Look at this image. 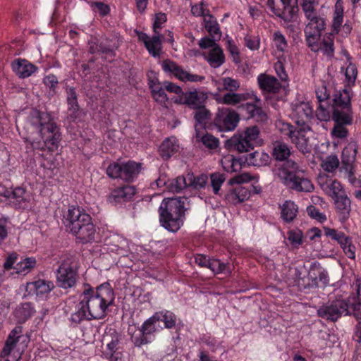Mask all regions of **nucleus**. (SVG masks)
<instances>
[{"label":"nucleus","instance_id":"f257e3e1","mask_svg":"<svg viewBox=\"0 0 361 361\" xmlns=\"http://www.w3.org/2000/svg\"><path fill=\"white\" fill-rule=\"evenodd\" d=\"M331 111H328L322 106L317 111V118L321 121L332 120L334 126L331 131L333 138L344 139L349 135L347 128L353 122V111L350 98L348 93L343 92L336 96Z\"/></svg>","mask_w":361,"mask_h":361},{"label":"nucleus","instance_id":"f03ea898","mask_svg":"<svg viewBox=\"0 0 361 361\" xmlns=\"http://www.w3.org/2000/svg\"><path fill=\"white\" fill-rule=\"evenodd\" d=\"M355 293L347 299H337L319 307L318 317L327 321L336 322L343 314H353L357 319H361V280L353 283Z\"/></svg>","mask_w":361,"mask_h":361},{"label":"nucleus","instance_id":"7ed1b4c3","mask_svg":"<svg viewBox=\"0 0 361 361\" xmlns=\"http://www.w3.org/2000/svg\"><path fill=\"white\" fill-rule=\"evenodd\" d=\"M80 298L94 319L104 318L108 307L113 305L115 299L114 290L109 283H104L96 288L85 284Z\"/></svg>","mask_w":361,"mask_h":361},{"label":"nucleus","instance_id":"20e7f679","mask_svg":"<svg viewBox=\"0 0 361 361\" xmlns=\"http://www.w3.org/2000/svg\"><path fill=\"white\" fill-rule=\"evenodd\" d=\"M185 197L165 198L159 208L161 225L169 231L177 232L185 219Z\"/></svg>","mask_w":361,"mask_h":361},{"label":"nucleus","instance_id":"39448f33","mask_svg":"<svg viewBox=\"0 0 361 361\" xmlns=\"http://www.w3.org/2000/svg\"><path fill=\"white\" fill-rule=\"evenodd\" d=\"M279 178L288 188L298 192H312L314 185L298 163L288 159L279 169Z\"/></svg>","mask_w":361,"mask_h":361},{"label":"nucleus","instance_id":"423d86ee","mask_svg":"<svg viewBox=\"0 0 361 361\" xmlns=\"http://www.w3.org/2000/svg\"><path fill=\"white\" fill-rule=\"evenodd\" d=\"M37 119L39 124V133L42 142H31L34 149H44L54 152L56 150L61 140V133L59 126L51 116L45 112H39Z\"/></svg>","mask_w":361,"mask_h":361},{"label":"nucleus","instance_id":"0eeeda50","mask_svg":"<svg viewBox=\"0 0 361 361\" xmlns=\"http://www.w3.org/2000/svg\"><path fill=\"white\" fill-rule=\"evenodd\" d=\"M166 15L164 13L160 12L155 14L152 26L154 35L152 37L145 32L136 31L138 39L144 43L149 54L154 57L160 56L162 39L164 38L160 33V30L162 28V24L166 22Z\"/></svg>","mask_w":361,"mask_h":361},{"label":"nucleus","instance_id":"6e6552de","mask_svg":"<svg viewBox=\"0 0 361 361\" xmlns=\"http://www.w3.org/2000/svg\"><path fill=\"white\" fill-rule=\"evenodd\" d=\"M78 279L77 263L72 257H67L56 271V285L63 289H68L76 285Z\"/></svg>","mask_w":361,"mask_h":361},{"label":"nucleus","instance_id":"1a4fd4ad","mask_svg":"<svg viewBox=\"0 0 361 361\" xmlns=\"http://www.w3.org/2000/svg\"><path fill=\"white\" fill-rule=\"evenodd\" d=\"M162 329L159 324V317L153 314L138 328L137 334L131 336V341L135 347L140 348L154 341L156 333Z\"/></svg>","mask_w":361,"mask_h":361},{"label":"nucleus","instance_id":"9d476101","mask_svg":"<svg viewBox=\"0 0 361 361\" xmlns=\"http://www.w3.org/2000/svg\"><path fill=\"white\" fill-rule=\"evenodd\" d=\"M122 335L114 328L106 329L103 335L102 342L106 345L104 356L109 361H123L121 343Z\"/></svg>","mask_w":361,"mask_h":361},{"label":"nucleus","instance_id":"9b49d317","mask_svg":"<svg viewBox=\"0 0 361 361\" xmlns=\"http://www.w3.org/2000/svg\"><path fill=\"white\" fill-rule=\"evenodd\" d=\"M141 170V164L134 161L125 163L111 164L106 169L107 175L112 178H121L127 182H132Z\"/></svg>","mask_w":361,"mask_h":361},{"label":"nucleus","instance_id":"f8f14e48","mask_svg":"<svg viewBox=\"0 0 361 361\" xmlns=\"http://www.w3.org/2000/svg\"><path fill=\"white\" fill-rule=\"evenodd\" d=\"M239 122V115L228 108L219 109L213 121L209 126V130H233Z\"/></svg>","mask_w":361,"mask_h":361},{"label":"nucleus","instance_id":"ddd939ff","mask_svg":"<svg viewBox=\"0 0 361 361\" xmlns=\"http://www.w3.org/2000/svg\"><path fill=\"white\" fill-rule=\"evenodd\" d=\"M315 30V37L312 39L305 35V39L308 47L312 51L317 52L321 51L329 58H332L334 55V36L333 32L327 33L324 36L322 41L319 43L322 32L325 27H317Z\"/></svg>","mask_w":361,"mask_h":361},{"label":"nucleus","instance_id":"4468645a","mask_svg":"<svg viewBox=\"0 0 361 361\" xmlns=\"http://www.w3.org/2000/svg\"><path fill=\"white\" fill-rule=\"evenodd\" d=\"M64 224L70 233L74 234L92 220V216L80 207L71 206L64 216Z\"/></svg>","mask_w":361,"mask_h":361},{"label":"nucleus","instance_id":"2eb2a0df","mask_svg":"<svg viewBox=\"0 0 361 361\" xmlns=\"http://www.w3.org/2000/svg\"><path fill=\"white\" fill-rule=\"evenodd\" d=\"M267 5L274 15L285 22H290L298 8L297 0H267Z\"/></svg>","mask_w":361,"mask_h":361},{"label":"nucleus","instance_id":"dca6fc26","mask_svg":"<svg viewBox=\"0 0 361 361\" xmlns=\"http://www.w3.org/2000/svg\"><path fill=\"white\" fill-rule=\"evenodd\" d=\"M276 126L281 134L290 138L300 151L303 153L308 152V140L305 137L303 130L296 129L293 126L282 121H279Z\"/></svg>","mask_w":361,"mask_h":361},{"label":"nucleus","instance_id":"f3484780","mask_svg":"<svg viewBox=\"0 0 361 361\" xmlns=\"http://www.w3.org/2000/svg\"><path fill=\"white\" fill-rule=\"evenodd\" d=\"M23 338V327L21 326H16L9 334L5 345L3 348L1 356L5 361H18L20 358V354L14 350L16 343Z\"/></svg>","mask_w":361,"mask_h":361},{"label":"nucleus","instance_id":"a211bd4d","mask_svg":"<svg viewBox=\"0 0 361 361\" xmlns=\"http://www.w3.org/2000/svg\"><path fill=\"white\" fill-rule=\"evenodd\" d=\"M314 5L312 3L305 2L302 4V8L305 16L309 20L305 28V34H307L309 37L314 39L315 37L314 32L317 27H326V20L324 18L317 15L314 9Z\"/></svg>","mask_w":361,"mask_h":361},{"label":"nucleus","instance_id":"6ab92c4d","mask_svg":"<svg viewBox=\"0 0 361 361\" xmlns=\"http://www.w3.org/2000/svg\"><path fill=\"white\" fill-rule=\"evenodd\" d=\"M164 72L173 74L176 78L183 82H200L204 79V76L190 73L185 71L176 62L166 59L161 63Z\"/></svg>","mask_w":361,"mask_h":361},{"label":"nucleus","instance_id":"aec40b11","mask_svg":"<svg viewBox=\"0 0 361 361\" xmlns=\"http://www.w3.org/2000/svg\"><path fill=\"white\" fill-rule=\"evenodd\" d=\"M292 118L303 130L308 128L307 123L312 117V108L308 102H295L291 104Z\"/></svg>","mask_w":361,"mask_h":361},{"label":"nucleus","instance_id":"412c9836","mask_svg":"<svg viewBox=\"0 0 361 361\" xmlns=\"http://www.w3.org/2000/svg\"><path fill=\"white\" fill-rule=\"evenodd\" d=\"M343 92L348 93L351 99L352 92L350 87H345L341 90L336 91L331 97L330 90L327 89V87L325 85L323 84L321 86H319L315 91L316 97L319 103V106L317 107L316 112L320 109L321 106L328 111H331V107L334 102V99L336 98V96H338L339 94H343Z\"/></svg>","mask_w":361,"mask_h":361},{"label":"nucleus","instance_id":"4be33fe9","mask_svg":"<svg viewBox=\"0 0 361 361\" xmlns=\"http://www.w3.org/2000/svg\"><path fill=\"white\" fill-rule=\"evenodd\" d=\"M135 192L136 189L132 185H125L117 187L111 190L107 196V201L114 205L126 202L131 200Z\"/></svg>","mask_w":361,"mask_h":361},{"label":"nucleus","instance_id":"5701e85b","mask_svg":"<svg viewBox=\"0 0 361 361\" xmlns=\"http://www.w3.org/2000/svg\"><path fill=\"white\" fill-rule=\"evenodd\" d=\"M252 190H255L256 193L259 192V190H257L256 188L252 185L249 187L241 185H236L226 195V200L234 205L243 202L250 198Z\"/></svg>","mask_w":361,"mask_h":361},{"label":"nucleus","instance_id":"b1692460","mask_svg":"<svg viewBox=\"0 0 361 361\" xmlns=\"http://www.w3.org/2000/svg\"><path fill=\"white\" fill-rule=\"evenodd\" d=\"M194 119L195 121V128L196 132V138L200 137V131L209 130L210 126L212 113L206 108L205 105L197 109L194 111Z\"/></svg>","mask_w":361,"mask_h":361},{"label":"nucleus","instance_id":"393cba45","mask_svg":"<svg viewBox=\"0 0 361 361\" xmlns=\"http://www.w3.org/2000/svg\"><path fill=\"white\" fill-rule=\"evenodd\" d=\"M54 287L55 286L52 281L39 279L27 283L26 285V292L29 295L35 294L37 297L44 298H47Z\"/></svg>","mask_w":361,"mask_h":361},{"label":"nucleus","instance_id":"a878e982","mask_svg":"<svg viewBox=\"0 0 361 361\" xmlns=\"http://www.w3.org/2000/svg\"><path fill=\"white\" fill-rule=\"evenodd\" d=\"M257 83L264 93L276 94L282 87L276 78L266 73H261L257 76Z\"/></svg>","mask_w":361,"mask_h":361},{"label":"nucleus","instance_id":"bb28decb","mask_svg":"<svg viewBox=\"0 0 361 361\" xmlns=\"http://www.w3.org/2000/svg\"><path fill=\"white\" fill-rule=\"evenodd\" d=\"M11 68L13 71L20 78H26L30 77L32 73H35L38 68L23 59H17L11 63Z\"/></svg>","mask_w":361,"mask_h":361},{"label":"nucleus","instance_id":"cd10ccee","mask_svg":"<svg viewBox=\"0 0 361 361\" xmlns=\"http://www.w3.org/2000/svg\"><path fill=\"white\" fill-rule=\"evenodd\" d=\"M185 105L195 110L205 105L208 96L206 92L195 89L185 92Z\"/></svg>","mask_w":361,"mask_h":361},{"label":"nucleus","instance_id":"c85d7f7f","mask_svg":"<svg viewBox=\"0 0 361 361\" xmlns=\"http://www.w3.org/2000/svg\"><path fill=\"white\" fill-rule=\"evenodd\" d=\"M319 184L323 191L333 199L345 192L341 184L336 180L329 178H320Z\"/></svg>","mask_w":361,"mask_h":361},{"label":"nucleus","instance_id":"c756f323","mask_svg":"<svg viewBox=\"0 0 361 361\" xmlns=\"http://www.w3.org/2000/svg\"><path fill=\"white\" fill-rule=\"evenodd\" d=\"M334 200L340 220L342 221H346L349 218L351 211L350 200L345 192H342V194Z\"/></svg>","mask_w":361,"mask_h":361},{"label":"nucleus","instance_id":"7c9ffc66","mask_svg":"<svg viewBox=\"0 0 361 361\" xmlns=\"http://www.w3.org/2000/svg\"><path fill=\"white\" fill-rule=\"evenodd\" d=\"M254 94L250 92H227L218 99V102L226 105L236 106L252 98Z\"/></svg>","mask_w":361,"mask_h":361},{"label":"nucleus","instance_id":"2f4dec72","mask_svg":"<svg viewBox=\"0 0 361 361\" xmlns=\"http://www.w3.org/2000/svg\"><path fill=\"white\" fill-rule=\"evenodd\" d=\"M179 149L178 140L175 137L166 138L159 148V155L163 159L167 160L176 154Z\"/></svg>","mask_w":361,"mask_h":361},{"label":"nucleus","instance_id":"473e14b6","mask_svg":"<svg viewBox=\"0 0 361 361\" xmlns=\"http://www.w3.org/2000/svg\"><path fill=\"white\" fill-rule=\"evenodd\" d=\"M78 241L82 244L91 243L95 240L96 228L92 220L73 234Z\"/></svg>","mask_w":361,"mask_h":361},{"label":"nucleus","instance_id":"72a5a7b5","mask_svg":"<svg viewBox=\"0 0 361 361\" xmlns=\"http://www.w3.org/2000/svg\"><path fill=\"white\" fill-rule=\"evenodd\" d=\"M228 144L239 153L247 152L254 148L241 133L234 135L228 140Z\"/></svg>","mask_w":361,"mask_h":361},{"label":"nucleus","instance_id":"f704fd0d","mask_svg":"<svg viewBox=\"0 0 361 361\" xmlns=\"http://www.w3.org/2000/svg\"><path fill=\"white\" fill-rule=\"evenodd\" d=\"M358 145L355 142H349L344 147L341 154V162L343 166L350 167L355 161Z\"/></svg>","mask_w":361,"mask_h":361},{"label":"nucleus","instance_id":"c9c22d12","mask_svg":"<svg viewBox=\"0 0 361 361\" xmlns=\"http://www.w3.org/2000/svg\"><path fill=\"white\" fill-rule=\"evenodd\" d=\"M270 157L268 154L262 151H255L247 155L245 161L248 165L263 166L269 164Z\"/></svg>","mask_w":361,"mask_h":361},{"label":"nucleus","instance_id":"e433bc0d","mask_svg":"<svg viewBox=\"0 0 361 361\" xmlns=\"http://www.w3.org/2000/svg\"><path fill=\"white\" fill-rule=\"evenodd\" d=\"M241 107L247 112L248 118H253L257 122H263L267 118L262 108L255 104L247 102Z\"/></svg>","mask_w":361,"mask_h":361},{"label":"nucleus","instance_id":"4c0bfd02","mask_svg":"<svg viewBox=\"0 0 361 361\" xmlns=\"http://www.w3.org/2000/svg\"><path fill=\"white\" fill-rule=\"evenodd\" d=\"M25 190L20 187L16 188L12 192L3 193L5 197L14 199V203L18 208H25L27 206L28 198L25 196Z\"/></svg>","mask_w":361,"mask_h":361},{"label":"nucleus","instance_id":"58836bf2","mask_svg":"<svg viewBox=\"0 0 361 361\" xmlns=\"http://www.w3.org/2000/svg\"><path fill=\"white\" fill-rule=\"evenodd\" d=\"M206 59L213 68L221 66L225 61V56L222 49L219 46L214 47L209 50Z\"/></svg>","mask_w":361,"mask_h":361},{"label":"nucleus","instance_id":"ea45409f","mask_svg":"<svg viewBox=\"0 0 361 361\" xmlns=\"http://www.w3.org/2000/svg\"><path fill=\"white\" fill-rule=\"evenodd\" d=\"M94 319L91 317L89 311L87 309L85 304H82V299L81 298L80 302L76 306V310L71 316V321L78 324L84 320H92Z\"/></svg>","mask_w":361,"mask_h":361},{"label":"nucleus","instance_id":"a19ab883","mask_svg":"<svg viewBox=\"0 0 361 361\" xmlns=\"http://www.w3.org/2000/svg\"><path fill=\"white\" fill-rule=\"evenodd\" d=\"M281 218L286 222H291L296 217L298 207L295 203L291 200H286L281 207Z\"/></svg>","mask_w":361,"mask_h":361},{"label":"nucleus","instance_id":"79ce46f5","mask_svg":"<svg viewBox=\"0 0 361 361\" xmlns=\"http://www.w3.org/2000/svg\"><path fill=\"white\" fill-rule=\"evenodd\" d=\"M240 133L253 147L263 144V140L259 137V129L257 126L247 127Z\"/></svg>","mask_w":361,"mask_h":361},{"label":"nucleus","instance_id":"37998d69","mask_svg":"<svg viewBox=\"0 0 361 361\" xmlns=\"http://www.w3.org/2000/svg\"><path fill=\"white\" fill-rule=\"evenodd\" d=\"M302 273L298 268H294L289 271V276H292V279L288 278L287 282L289 286H297L300 289H308L307 284L305 283L304 278L301 276Z\"/></svg>","mask_w":361,"mask_h":361},{"label":"nucleus","instance_id":"c03bdc74","mask_svg":"<svg viewBox=\"0 0 361 361\" xmlns=\"http://www.w3.org/2000/svg\"><path fill=\"white\" fill-rule=\"evenodd\" d=\"M37 264V260L35 257H25L18 262L14 267L17 274H27L30 272Z\"/></svg>","mask_w":361,"mask_h":361},{"label":"nucleus","instance_id":"a18cd8bd","mask_svg":"<svg viewBox=\"0 0 361 361\" xmlns=\"http://www.w3.org/2000/svg\"><path fill=\"white\" fill-rule=\"evenodd\" d=\"M207 268L210 269L214 274L221 273L231 274L232 272L231 267L228 264L222 262L218 259H210Z\"/></svg>","mask_w":361,"mask_h":361},{"label":"nucleus","instance_id":"49530a36","mask_svg":"<svg viewBox=\"0 0 361 361\" xmlns=\"http://www.w3.org/2000/svg\"><path fill=\"white\" fill-rule=\"evenodd\" d=\"M154 315L159 317V322L160 321L164 322V327L166 329H172L176 324V316L172 312L163 310L155 312Z\"/></svg>","mask_w":361,"mask_h":361},{"label":"nucleus","instance_id":"de8ad7c7","mask_svg":"<svg viewBox=\"0 0 361 361\" xmlns=\"http://www.w3.org/2000/svg\"><path fill=\"white\" fill-rule=\"evenodd\" d=\"M204 23L205 29L212 36L221 34L219 25L209 10L207 11V15L204 18Z\"/></svg>","mask_w":361,"mask_h":361},{"label":"nucleus","instance_id":"09e8293b","mask_svg":"<svg viewBox=\"0 0 361 361\" xmlns=\"http://www.w3.org/2000/svg\"><path fill=\"white\" fill-rule=\"evenodd\" d=\"M33 313L34 310L30 302L21 304L15 311L16 317L20 322H25Z\"/></svg>","mask_w":361,"mask_h":361},{"label":"nucleus","instance_id":"8fccbe9b","mask_svg":"<svg viewBox=\"0 0 361 361\" xmlns=\"http://www.w3.org/2000/svg\"><path fill=\"white\" fill-rule=\"evenodd\" d=\"M290 152L288 146L283 142H277L274 145L273 157L279 161H285L290 156Z\"/></svg>","mask_w":361,"mask_h":361},{"label":"nucleus","instance_id":"3c124183","mask_svg":"<svg viewBox=\"0 0 361 361\" xmlns=\"http://www.w3.org/2000/svg\"><path fill=\"white\" fill-rule=\"evenodd\" d=\"M186 187H188V176H178L172 180L168 185L167 188L170 192L178 193Z\"/></svg>","mask_w":361,"mask_h":361},{"label":"nucleus","instance_id":"603ef678","mask_svg":"<svg viewBox=\"0 0 361 361\" xmlns=\"http://www.w3.org/2000/svg\"><path fill=\"white\" fill-rule=\"evenodd\" d=\"M197 140L201 141L203 145L209 149H216L219 146V139L207 133L203 134L200 131V137L197 138Z\"/></svg>","mask_w":361,"mask_h":361},{"label":"nucleus","instance_id":"864d4df0","mask_svg":"<svg viewBox=\"0 0 361 361\" xmlns=\"http://www.w3.org/2000/svg\"><path fill=\"white\" fill-rule=\"evenodd\" d=\"M188 186L195 189L204 188L208 182V177L206 174H201L194 176L193 174H188Z\"/></svg>","mask_w":361,"mask_h":361},{"label":"nucleus","instance_id":"5fc2aeb1","mask_svg":"<svg viewBox=\"0 0 361 361\" xmlns=\"http://www.w3.org/2000/svg\"><path fill=\"white\" fill-rule=\"evenodd\" d=\"M322 266L319 262H314L311 264L310 267L308 270V279L310 281V283H307L308 289L314 288H318L319 283H318V274L319 271L317 270V268L315 267L316 266Z\"/></svg>","mask_w":361,"mask_h":361},{"label":"nucleus","instance_id":"6e6d98bb","mask_svg":"<svg viewBox=\"0 0 361 361\" xmlns=\"http://www.w3.org/2000/svg\"><path fill=\"white\" fill-rule=\"evenodd\" d=\"M340 1H337L336 4V8L334 11V16L332 24L333 32L338 33L343 18V10L341 7L338 6Z\"/></svg>","mask_w":361,"mask_h":361},{"label":"nucleus","instance_id":"4d7b16f0","mask_svg":"<svg viewBox=\"0 0 361 361\" xmlns=\"http://www.w3.org/2000/svg\"><path fill=\"white\" fill-rule=\"evenodd\" d=\"M165 88L161 85V86H154L152 92L153 99L161 105H165L169 98L165 92Z\"/></svg>","mask_w":361,"mask_h":361},{"label":"nucleus","instance_id":"13d9d810","mask_svg":"<svg viewBox=\"0 0 361 361\" xmlns=\"http://www.w3.org/2000/svg\"><path fill=\"white\" fill-rule=\"evenodd\" d=\"M339 164L336 155H330L322 161V167L325 171L334 172L339 166Z\"/></svg>","mask_w":361,"mask_h":361},{"label":"nucleus","instance_id":"bf43d9fd","mask_svg":"<svg viewBox=\"0 0 361 361\" xmlns=\"http://www.w3.org/2000/svg\"><path fill=\"white\" fill-rule=\"evenodd\" d=\"M340 246L343 249L345 255L350 259L355 257V246L353 244L350 237L346 236L345 240L339 243Z\"/></svg>","mask_w":361,"mask_h":361},{"label":"nucleus","instance_id":"052dcab7","mask_svg":"<svg viewBox=\"0 0 361 361\" xmlns=\"http://www.w3.org/2000/svg\"><path fill=\"white\" fill-rule=\"evenodd\" d=\"M210 179L214 193L218 195L222 184L225 181V177L221 173H214L211 174Z\"/></svg>","mask_w":361,"mask_h":361},{"label":"nucleus","instance_id":"680f3d73","mask_svg":"<svg viewBox=\"0 0 361 361\" xmlns=\"http://www.w3.org/2000/svg\"><path fill=\"white\" fill-rule=\"evenodd\" d=\"M324 232L326 236L331 238L338 244L339 243H341L342 240H345L346 237L344 233L329 227H324Z\"/></svg>","mask_w":361,"mask_h":361},{"label":"nucleus","instance_id":"e2e57ef3","mask_svg":"<svg viewBox=\"0 0 361 361\" xmlns=\"http://www.w3.org/2000/svg\"><path fill=\"white\" fill-rule=\"evenodd\" d=\"M224 90L228 92H235L240 88V82L231 77H226L222 79Z\"/></svg>","mask_w":361,"mask_h":361},{"label":"nucleus","instance_id":"0e129e2a","mask_svg":"<svg viewBox=\"0 0 361 361\" xmlns=\"http://www.w3.org/2000/svg\"><path fill=\"white\" fill-rule=\"evenodd\" d=\"M273 39L276 49L280 51H284L288 46L284 35L279 31L275 32Z\"/></svg>","mask_w":361,"mask_h":361},{"label":"nucleus","instance_id":"69168bd1","mask_svg":"<svg viewBox=\"0 0 361 361\" xmlns=\"http://www.w3.org/2000/svg\"><path fill=\"white\" fill-rule=\"evenodd\" d=\"M288 239L290 243L295 245L298 246L302 243V233L300 230H293L288 232Z\"/></svg>","mask_w":361,"mask_h":361},{"label":"nucleus","instance_id":"338daca9","mask_svg":"<svg viewBox=\"0 0 361 361\" xmlns=\"http://www.w3.org/2000/svg\"><path fill=\"white\" fill-rule=\"evenodd\" d=\"M307 212L311 218L317 219L319 222H323L326 219V215L320 212L319 209L313 205L307 207Z\"/></svg>","mask_w":361,"mask_h":361},{"label":"nucleus","instance_id":"774afa93","mask_svg":"<svg viewBox=\"0 0 361 361\" xmlns=\"http://www.w3.org/2000/svg\"><path fill=\"white\" fill-rule=\"evenodd\" d=\"M67 104L68 107L79 106L78 102V94L74 87H69L66 90Z\"/></svg>","mask_w":361,"mask_h":361}]
</instances>
